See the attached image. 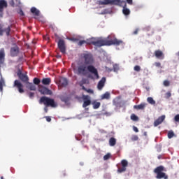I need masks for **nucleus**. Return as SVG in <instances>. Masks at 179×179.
<instances>
[{
    "instance_id": "obj_1",
    "label": "nucleus",
    "mask_w": 179,
    "mask_h": 179,
    "mask_svg": "<svg viewBox=\"0 0 179 179\" xmlns=\"http://www.w3.org/2000/svg\"><path fill=\"white\" fill-rule=\"evenodd\" d=\"M82 58L83 62H79L78 63V75H82L83 76H86L87 75V71L90 73H93L94 76L96 79H99V71L97 69L93 66L94 64V58H93V55L91 53H83L82 55Z\"/></svg>"
},
{
    "instance_id": "obj_2",
    "label": "nucleus",
    "mask_w": 179,
    "mask_h": 179,
    "mask_svg": "<svg viewBox=\"0 0 179 179\" xmlns=\"http://www.w3.org/2000/svg\"><path fill=\"white\" fill-rule=\"evenodd\" d=\"M110 36H108V38H101L94 41L92 38L89 43V44H92V45H95V47H103L104 45H121L122 44V41L118 40L116 38L113 40H108Z\"/></svg>"
},
{
    "instance_id": "obj_3",
    "label": "nucleus",
    "mask_w": 179,
    "mask_h": 179,
    "mask_svg": "<svg viewBox=\"0 0 179 179\" xmlns=\"http://www.w3.org/2000/svg\"><path fill=\"white\" fill-rule=\"evenodd\" d=\"M40 104H44V111L45 113H48V107H52V108H55L58 107V103L55 102L54 99H51L47 96H41L39 100Z\"/></svg>"
},
{
    "instance_id": "obj_4",
    "label": "nucleus",
    "mask_w": 179,
    "mask_h": 179,
    "mask_svg": "<svg viewBox=\"0 0 179 179\" xmlns=\"http://www.w3.org/2000/svg\"><path fill=\"white\" fill-rule=\"evenodd\" d=\"M98 5H119V6H122V5L127 6L125 1L121 0H105V1H97Z\"/></svg>"
},
{
    "instance_id": "obj_5",
    "label": "nucleus",
    "mask_w": 179,
    "mask_h": 179,
    "mask_svg": "<svg viewBox=\"0 0 179 179\" xmlns=\"http://www.w3.org/2000/svg\"><path fill=\"white\" fill-rule=\"evenodd\" d=\"M164 171V166H159L157 168L155 169L154 173L157 174L156 178L157 179H168L169 176L166 175V173L163 172Z\"/></svg>"
},
{
    "instance_id": "obj_6",
    "label": "nucleus",
    "mask_w": 179,
    "mask_h": 179,
    "mask_svg": "<svg viewBox=\"0 0 179 179\" xmlns=\"http://www.w3.org/2000/svg\"><path fill=\"white\" fill-rule=\"evenodd\" d=\"M11 29L12 25H8V27L3 28V26L0 24V36H3V33H6V36L9 37V36H10V31L12 30Z\"/></svg>"
},
{
    "instance_id": "obj_7",
    "label": "nucleus",
    "mask_w": 179,
    "mask_h": 179,
    "mask_svg": "<svg viewBox=\"0 0 179 179\" xmlns=\"http://www.w3.org/2000/svg\"><path fill=\"white\" fill-rule=\"evenodd\" d=\"M17 76H18L19 79H20L22 81L23 83H28L29 76H27V73H22V70H17Z\"/></svg>"
},
{
    "instance_id": "obj_8",
    "label": "nucleus",
    "mask_w": 179,
    "mask_h": 179,
    "mask_svg": "<svg viewBox=\"0 0 179 179\" xmlns=\"http://www.w3.org/2000/svg\"><path fill=\"white\" fill-rule=\"evenodd\" d=\"M13 87H16L18 90L19 93H24V90H23V84H22L19 80H15L14 81Z\"/></svg>"
},
{
    "instance_id": "obj_9",
    "label": "nucleus",
    "mask_w": 179,
    "mask_h": 179,
    "mask_svg": "<svg viewBox=\"0 0 179 179\" xmlns=\"http://www.w3.org/2000/svg\"><path fill=\"white\" fill-rule=\"evenodd\" d=\"M57 45L61 52L62 54H65V52L66 51V48L65 47V41H64V39L59 40Z\"/></svg>"
},
{
    "instance_id": "obj_10",
    "label": "nucleus",
    "mask_w": 179,
    "mask_h": 179,
    "mask_svg": "<svg viewBox=\"0 0 179 179\" xmlns=\"http://www.w3.org/2000/svg\"><path fill=\"white\" fill-rule=\"evenodd\" d=\"M83 108H86L88 106H90L92 104V101L90 100V96L88 95H83Z\"/></svg>"
},
{
    "instance_id": "obj_11",
    "label": "nucleus",
    "mask_w": 179,
    "mask_h": 179,
    "mask_svg": "<svg viewBox=\"0 0 179 179\" xmlns=\"http://www.w3.org/2000/svg\"><path fill=\"white\" fill-rule=\"evenodd\" d=\"M122 167L117 169L118 173H124L127 171V167H128V161L122 159L121 161Z\"/></svg>"
},
{
    "instance_id": "obj_12",
    "label": "nucleus",
    "mask_w": 179,
    "mask_h": 179,
    "mask_svg": "<svg viewBox=\"0 0 179 179\" xmlns=\"http://www.w3.org/2000/svg\"><path fill=\"white\" fill-rule=\"evenodd\" d=\"M19 46L15 45V46L12 47L10 50V54L12 57H17L19 54Z\"/></svg>"
},
{
    "instance_id": "obj_13",
    "label": "nucleus",
    "mask_w": 179,
    "mask_h": 179,
    "mask_svg": "<svg viewBox=\"0 0 179 179\" xmlns=\"http://www.w3.org/2000/svg\"><path fill=\"white\" fill-rule=\"evenodd\" d=\"M38 92H40L41 94H52V91L50 90L48 88L44 86L39 87Z\"/></svg>"
},
{
    "instance_id": "obj_14",
    "label": "nucleus",
    "mask_w": 179,
    "mask_h": 179,
    "mask_svg": "<svg viewBox=\"0 0 179 179\" xmlns=\"http://www.w3.org/2000/svg\"><path fill=\"white\" fill-rule=\"evenodd\" d=\"M107 81V78L106 77H103L101 80L98 83L97 89L98 90H103V87L106 85V82Z\"/></svg>"
},
{
    "instance_id": "obj_15",
    "label": "nucleus",
    "mask_w": 179,
    "mask_h": 179,
    "mask_svg": "<svg viewBox=\"0 0 179 179\" xmlns=\"http://www.w3.org/2000/svg\"><path fill=\"white\" fill-rule=\"evenodd\" d=\"M59 85L61 87H66L68 86V79L64 77L60 78L59 80Z\"/></svg>"
},
{
    "instance_id": "obj_16",
    "label": "nucleus",
    "mask_w": 179,
    "mask_h": 179,
    "mask_svg": "<svg viewBox=\"0 0 179 179\" xmlns=\"http://www.w3.org/2000/svg\"><path fill=\"white\" fill-rule=\"evenodd\" d=\"M166 120V115H163L160 117H159L155 122H154V127H158V125H160L163 121Z\"/></svg>"
},
{
    "instance_id": "obj_17",
    "label": "nucleus",
    "mask_w": 179,
    "mask_h": 179,
    "mask_svg": "<svg viewBox=\"0 0 179 179\" xmlns=\"http://www.w3.org/2000/svg\"><path fill=\"white\" fill-rule=\"evenodd\" d=\"M155 55L158 59H164V54L160 50L155 51Z\"/></svg>"
},
{
    "instance_id": "obj_18",
    "label": "nucleus",
    "mask_w": 179,
    "mask_h": 179,
    "mask_svg": "<svg viewBox=\"0 0 179 179\" xmlns=\"http://www.w3.org/2000/svg\"><path fill=\"white\" fill-rule=\"evenodd\" d=\"M4 8H8V2L5 0H0V12H3Z\"/></svg>"
},
{
    "instance_id": "obj_19",
    "label": "nucleus",
    "mask_w": 179,
    "mask_h": 179,
    "mask_svg": "<svg viewBox=\"0 0 179 179\" xmlns=\"http://www.w3.org/2000/svg\"><path fill=\"white\" fill-rule=\"evenodd\" d=\"M25 85H27L26 87L27 89H29V90L31 91H36V85H34V84H33V83H29L28 81V83H25Z\"/></svg>"
},
{
    "instance_id": "obj_20",
    "label": "nucleus",
    "mask_w": 179,
    "mask_h": 179,
    "mask_svg": "<svg viewBox=\"0 0 179 179\" xmlns=\"http://www.w3.org/2000/svg\"><path fill=\"white\" fill-rule=\"evenodd\" d=\"M145 107H146V103H141L139 105H135L134 106V108H135V110H145Z\"/></svg>"
},
{
    "instance_id": "obj_21",
    "label": "nucleus",
    "mask_w": 179,
    "mask_h": 179,
    "mask_svg": "<svg viewBox=\"0 0 179 179\" xmlns=\"http://www.w3.org/2000/svg\"><path fill=\"white\" fill-rule=\"evenodd\" d=\"M60 100L62 101H63V103H65L66 104V103H68V101H69V98L68 95H66V94L61 95Z\"/></svg>"
},
{
    "instance_id": "obj_22",
    "label": "nucleus",
    "mask_w": 179,
    "mask_h": 179,
    "mask_svg": "<svg viewBox=\"0 0 179 179\" xmlns=\"http://www.w3.org/2000/svg\"><path fill=\"white\" fill-rule=\"evenodd\" d=\"M42 83L45 86L51 84V78H45L42 79Z\"/></svg>"
},
{
    "instance_id": "obj_23",
    "label": "nucleus",
    "mask_w": 179,
    "mask_h": 179,
    "mask_svg": "<svg viewBox=\"0 0 179 179\" xmlns=\"http://www.w3.org/2000/svg\"><path fill=\"white\" fill-rule=\"evenodd\" d=\"M31 12L34 15V16H39L40 15V10H37L35 7H32L31 8Z\"/></svg>"
},
{
    "instance_id": "obj_24",
    "label": "nucleus",
    "mask_w": 179,
    "mask_h": 179,
    "mask_svg": "<svg viewBox=\"0 0 179 179\" xmlns=\"http://www.w3.org/2000/svg\"><path fill=\"white\" fill-rule=\"evenodd\" d=\"M122 5H123V10H122L123 13L126 16H128V15H129L131 13V11L129 10V9L127 8V4H126V6H125V4H122Z\"/></svg>"
},
{
    "instance_id": "obj_25",
    "label": "nucleus",
    "mask_w": 179,
    "mask_h": 179,
    "mask_svg": "<svg viewBox=\"0 0 179 179\" xmlns=\"http://www.w3.org/2000/svg\"><path fill=\"white\" fill-rule=\"evenodd\" d=\"M116 144H117V139H115V138H114V137H111L109 139L110 146H115Z\"/></svg>"
},
{
    "instance_id": "obj_26",
    "label": "nucleus",
    "mask_w": 179,
    "mask_h": 179,
    "mask_svg": "<svg viewBox=\"0 0 179 179\" xmlns=\"http://www.w3.org/2000/svg\"><path fill=\"white\" fill-rule=\"evenodd\" d=\"M101 100H109L110 92H106L105 94H102L101 96Z\"/></svg>"
},
{
    "instance_id": "obj_27",
    "label": "nucleus",
    "mask_w": 179,
    "mask_h": 179,
    "mask_svg": "<svg viewBox=\"0 0 179 179\" xmlns=\"http://www.w3.org/2000/svg\"><path fill=\"white\" fill-rule=\"evenodd\" d=\"M3 86H5V80L3 78L0 79V92L3 91Z\"/></svg>"
},
{
    "instance_id": "obj_28",
    "label": "nucleus",
    "mask_w": 179,
    "mask_h": 179,
    "mask_svg": "<svg viewBox=\"0 0 179 179\" xmlns=\"http://www.w3.org/2000/svg\"><path fill=\"white\" fill-rule=\"evenodd\" d=\"M113 105L115 106V107H119V108H120L121 102L120 101V99H114L113 100Z\"/></svg>"
},
{
    "instance_id": "obj_29",
    "label": "nucleus",
    "mask_w": 179,
    "mask_h": 179,
    "mask_svg": "<svg viewBox=\"0 0 179 179\" xmlns=\"http://www.w3.org/2000/svg\"><path fill=\"white\" fill-rule=\"evenodd\" d=\"M147 101L148 103H149L150 104H152V106H155V104H156V101L153 99L152 97H148L147 99Z\"/></svg>"
},
{
    "instance_id": "obj_30",
    "label": "nucleus",
    "mask_w": 179,
    "mask_h": 179,
    "mask_svg": "<svg viewBox=\"0 0 179 179\" xmlns=\"http://www.w3.org/2000/svg\"><path fill=\"white\" fill-rule=\"evenodd\" d=\"M92 105H93V108H94V110H97V108H99L100 107L101 103H100V102L94 101V102L92 103Z\"/></svg>"
},
{
    "instance_id": "obj_31",
    "label": "nucleus",
    "mask_w": 179,
    "mask_h": 179,
    "mask_svg": "<svg viewBox=\"0 0 179 179\" xmlns=\"http://www.w3.org/2000/svg\"><path fill=\"white\" fill-rule=\"evenodd\" d=\"M130 118L132 120V121H139V117H138V116L134 113L131 114Z\"/></svg>"
},
{
    "instance_id": "obj_32",
    "label": "nucleus",
    "mask_w": 179,
    "mask_h": 179,
    "mask_svg": "<svg viewBox=\"0 0 179 179\" xmlns=\"http://www.w3.org/2000/svg\"><path fill=\"white\" fill-rule=\"evenodd\" d=\"M145 31H151V34H153L155 33V31H153V29L150 27H146L145 28Z\"/></svg>"
},
{
    "instance_id": "obj_33",
    "label": "nucleus",
    "mask_w": 179,
    "mask_h": 179,
    "mask_svg": "<svg viewBox=\"0 0 179 179\" xmlns=\"http://www.w3.org/2000/svg\"><path fill=\"white\" fill-rule=\"evenodd\" d=\"M131 139L133 142H135L136 141H138L139 139V137H138L137 135H133Z\"/></svg>"
},
{
    "instance_id": "obj_34",
    "label": "nucleus",
    "mask_w": 179,
    "mask_h": 179,
    "mask_svg": "<svg viewBox=\"0 0 179 179\" xmlns=\"http://www.w3.org/2000/svg\"><path fill=\"white\" fill-rule=\"evenodd\" d=\"M40 79L38 78H34V85H40Z\"/></svg>"
},
{
    "instance_id": "obj_35",
    "label": "nucleus",
    "mask_w": 179,
    "mask_h": 179,
    "mask_svg": "<svg viewBox=\"0 0 179 179\" xmlns=\"http://www.w3.org/2000/svg\"><path fill=\"white\" fill-rule=\"evenodd\" d=\"M111 157V154L108 153L106 155L103 156V160H108Z\"/></svg>"
},
{
    "instance_id": "obj_36",
    "label": "nucleus",
    "mask_w": 179,
    "mask_h": 179,
    "mask_svg": "<svg viewBox=\"0 0 179 179\" xmlns=\"http://www.w3.org/2000/svg\"><path fill=\"white\" fill-rule=\"evenodd\" d=\"M134 69L136 72H141V66H138V65L135 66Z\"/></svg>"
},
{
    "instance_id": "obj_37",
    "label": "nucleus",
    "mask_w": 179,
    "mask_h": 179,
    "mask_svg": "<svg viewBox=\"0 0 179 179\" xmlns=\"http://www.w3.org/2000/svg\"><path fill=\"white\" fill-rule=\"evenodd\" d=\"M173 136H174V132H173V131H169V132L168 133V138H169V139H171V138H173Z\"/></svg>"
},
{
    "instance_id": "obj_38",
    "label": "nucleus",
    "mask_w": 179,
    "mask_h": 179,
    "mask_svg": "<svg viewBox=\"0 0 179 179\" xmlns=\"http://www.w3.org/2000/svg\"><path fill=\"white\" fill-rule=\"evenodd\" d=\"M164 86H165L166 87L170 86V81L166 80L164 81Z\"/></svg>"
},
{
    "instance_id": "obj_39",
    "label": "nucleus",
    "mask_w": 179,
    "mask_h": 179,
    "mask_svg": "<svg viewBox=\"0 0 179 179\" xmlns=\"http://www.w3.org/2000/svg\"><path fill=\"white\" fill-rule=\"evenodd\" d=\"M9 5H10V6H12L13 8H15V6H16V5L15 4V0H10L9 1Z\"/></svg>"
},
{
    "instance_id": "obj_40",
    "label": "nucleus",
    "mask_w": 179,
    "mask_h": 179,
    "mask_svg": "<svg viewBox=\"0 0 179 179\" xmlns=\"http://www.w3.org/2000/svg\"><path fill=\"white\" fill-rule=\"evenodd\" d=\"M166 99H170L171 97V92H168L165 94Z\"/></svg>"
},
{
    "instance_id": "obj_41",
    "label": "nucleus",
    "mask_w": 179,
    "mask_h": 179,
    "mask_svg": "<svg viewBox=\"0 0 179 179\" xmlns=\"http://www.w3.org/2000/svg\"><path fill=\"white\" fill-rule=\"evenodd\" d=\"M154 65L157 67V68H162V63L160 62H155L154 64Z\"/></svg>"
},
{
    "instance_id": "obj_42",
    "label": "nucleus",
    "mask_w": 179,
    "mask_h": 179,
    "mask_svg": "<svg viewBox=\"0 0 179 179\" xmlns=\"http://www.w3.org/2000/svg\"><path fill=\"white\" fill-rule=\"evenodd\" d=\"M78 44V45L82 46L83 44H86V41H80Z\"/></svg>"
},
{
    "instance_id": "obj_43",
    "label": "nucleus",
    "mask_w": 179,
    "mask_h": 179,
    "mask_svg": "<svg viewBox=\"0 0 179 179\" xmlns=\"http://www.w3.org/2000/svg\"><path fill=\"white\" fill-rule=\"evenodd\" d=\"M174 121L176 122H179V114L176 115L175 117H174Z\"/></svg>"
},
{
    "instance_id": "obj_44",
    "label": "nucleus",
    "mask_w": 179,
    "mask_h": 179,
    "mask_svg": "<svg viewBox=\"0 0 179 179\" xmlns=\"http://www.w3.org/2000/svg\"><path fill=\"white\" fill-rule=\"evenodd\" d=\"M28 96L30 99H33V97H34V92H29Z\"/></svg>"
},
{
    "instance_id": "obj_45",
    "label": "nucleus",
    "mask_w": 179,
    "mask_h": 179,
    "mask_svg": "<svg viewBox=\"0 0 179 179\" xmlns=\"http://www.w3.org/2000/svg\"><path fill=\"white\" fill-rule=\"evenodd\" d=\"M19 15H20V16H24V13H23V10L20 9V12H18Z\"/></svg>"
},
{
    "instance_id": "obj_46",
    "label": "nucleus",
    "mask_w": 179,
    "mask_h": 179,
    "mask_svg": "<svg viewBox=\"0 0 179 179\" xmlns=\"http://www.w3.org/2000/svg\"><path fill=\"white\" fill-rule=\"evenodd\" d=\"M133 129L134 131V132H139V129H138V127L134 126L133 127Z\"/></svg>"
},
{
    "instance_id": "obj_47",
    "label": "nucleus",
    "mask_w": 179,
    "mask_h": 179,
    "mask_svg": "<svg viewBox=\"0 0 179 179\" xmlns=\"http://www.w3.org/2000/svg\"><path fill=\"white\" fill-rule=\"evenodd\" d=\"M46 121H48V122H51V117H50L49 116H46Z\"/></svg>"
},
{
    "instance_id": "obj_48",
    "label": "nucleus",
    "mask_w": 179,
    "mask_h": 179,
    "mask_svg": "<svg viewBox=\"0 0 179 179\" xmlns=\"http://www.w3.org/2000/svg\"><path fill=\"white\" fill-rule=\"evenodd\" d=\"M126 1L127 2V3H129V5H132V3H133L132 0H126Z\"/></svg>"
},
{
    "instance_id": "obj_49",
    "label": "nucleus",
    "mask_w": 179,
    "mask_h": 179,
    "mask_svg": "<svg viewBox=\"0 0 179 179\" xmlns=\"http://www.w3.org/2000/svg\"><path fill=\"white\" fill-rule=\"evenodd\" d=\"M85 92H87V93H93V90H90V89H89V90L87 89V90H85Z\"/></svg>"
},
{
    "instance_id": "obj_50",
    "label": "nucleus",
    "mask_w": 179,
    "mask_h": 179,
    "mask_svg": "<svg viewBox=\"0 0 179 179\" xmlns=\"http://www.w3.org/2000/svg\"><path fill=\"white\" fill-rule=\"evenodd\" d=\"M80 86L82 87L83 90H85V92H86V90H87V89L86 87H85V86L80 85Z\"/></svg>"
},
{
    "instance_id": "obj_51",
    "label": "nucleus",
    "mask_w": 179,
    "mask_h": 179,
    "mask_svg": "<svg viewBox=\"0 0 179 179\" xmlns=\"http://www.w3.org/2000/svg\"><path fill=\"white\" fill-rule=\"evenodd\" d=\"M138 31H139V29H137L134 31L133 34H138Z\"/></svg>"
},
{
    "instance_id": "obj_52",
    "label": "nucleus",
    "mask_w": 179,
    "mask_h": 179,
    "mask_svg": "<svg viewBox=\"0 0 179 179\" xmlns=\"http://www.w3.org/2000/svg\"><path fill=\"white\" fill-rule=\"evenodd\" d=\"M72 41H78V39L76 38H74L72 39Z\"/></svg>"
},
{
    "instance_id": "obj_53",
    "label": "nucleus",
    "mask_w": 179,
    "mask_h": 179,
    "mask_svg": "<svg viewBox=\"0 0 179 179\" xmlns=\"http://www.w3.org/2000/svg\"><path fill=\"white\" fill-rule=\"evenodd\" d=\"M143 135H144V136H148V132H146V131L144 132V133H143Z\"/></svg>"
},
{
    "instance_id": "obj_54",
    "label": "nucleus",
    "mask_w": 179,
    "mask_h": 179,
    "mask_svg": "<svg viewBox=\"0 0 179 179\" xmlns=\"http://www.w3.org/2000/svg\"><path fill=\"white\" fill-rule=\"evenodd\" d=\"M57 58H61V56H60V55H59V56H57Z\"/></svg>"
},
{
    "instance_id": "obj_55",
    "label": "nucleus",
    "mask_w": 179,
    "mask_h": 179,
    "mask_svg": "<svg viewBox=\"0 0 179 179\" xmlns=\"http://www.w3.org/2000/svg\"><path fill=\"white\" fill-rule=\"evenodd\" d=\"M178 57H179V51H178Z\"/></svg>"
},
{
    "instance_id": "obj_56",
    "label": "nucleus",
    "mask_w": 179,
    "mask_h": 179,
    "mask_svg": "<svg viewBox=\"0 0 179 179\" xmlns=\"http://www.w3.org/2000/svg\"><path fill=\"white\" fill-rule=\"evenodd\" d=\"M158 158L160 159V157H159Z\"/></svg>"
},
{
    "instance_id": "obj_57",
    "label": "nucleus",
    "mask_w": 179,
    "mask_h": 179,
    "mask_svg": "<svg viewBox=\"0 0 179 179\" xmlns=\"http://www.w3.org/2000/svg\"><path fill=\"white\" fill-rule=\"evenodd\" d=\"M103 1H105V0H103Z\"/></svg>"
}]
</instances>
